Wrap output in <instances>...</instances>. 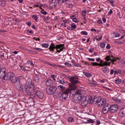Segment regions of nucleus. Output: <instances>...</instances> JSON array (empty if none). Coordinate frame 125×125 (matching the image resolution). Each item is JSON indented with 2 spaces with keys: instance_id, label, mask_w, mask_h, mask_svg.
I'll return each instance as SVG.
<instances>
[{
  "instance_id": "obj_18",
  "label": "nucleus",
  "mask_w": 125,
  "mask_h": 125,
  "mask_svg": "<svg viewBox=\"0 0 125 125\" xmlns=\"http://www.w3.org/2000/svg\"><path fill=\"white\" fill-rule=\"evenodd\" d=\"M34 80L36 83H38L39 82L40 78L39 76L36 75L34 77Z\"/></svg>"
},
{
  "instance_id": "obj_25",
  "label": "nucleus",
  "mask_w": 125,
  "mask_h": 125,
  "mask_svg": "<svg viewBox=\"0 0 125 125\" xmlns=\"http://www.w3.org/2000/svg\"><path fill=\"white\" fill-rule=\"evenodd\" d=\"M57 82L59 83L64 85L65 84V83L63 79H58L57 80Z\"/></svg>"
},
{
  "instance_id": "obj_44",
  "label": "nucleus",
  "mask_w": 125,
  "mask_h": 125,
  "mask_svg": "<svg viewBox=\"0 0 125 125\" xmlns=\"http://www.w3.org/2000/svg\"><path fill=\"white\" fill-rule=\"evenodd\" d=\"M103 71L104 73H106L107 71L106 67H104L103 68Z\"/></svg>"
},
{
  "instance_id": "obj_38",
  "label": "nucleus",
  "mask_w": 125,
  "mask_h": 125,
  "mask_svg": "<svg viewBox=\"0 0 125 125\" xmlns=\"http://www.w3.org/2000/svg\"><path fill=\"white\" fill-rule=\"evenodd\" d=\"M100 63L99 64V66H101L102 67L103 66V63H104V62L102 60H100Z\"/></svg>"
},
{
  "instance_id": "obj_60",
  "label": "nucleus",
  "mask_w": 125,
  "mask_h": 125,
  "mask_svg": "<svg viewBox=\"0 0 125 125\" xmlns=\"http://www.w3.org/2000/svg\"><path fill=\"white\" fill-rule=\"evenodd\" d=\"M26 24L29 26H30L31 24V23L30 21L26 23Z\"/></svg>"
},
{
  "instance_id": "obj_20",
  "label": "nucleus",
  "mask_w": 125,
  "mask_h": 125,
  "mask_svg": "<svg viewBox=\"0 0 125 125\" xmlns=\"http://www.w3.org/2000/svg\"><path fill=\"white\" fill-rule=\"evenodd\" d=\"M58 88L60 90H62L65 89V87L63 85H60L58 86Z\"/></svg>"
},
{
  "instance_id": "obj_47",
  "label": "nucleus",
  "mask_w": 125,
  "mask_h": 125,
  "mask_svg": "<svg viewBox=\"0 0 125 125\" xmlns=\"http://www.w3.org/2000/svg\"><path fill=\"white\" fill-rule=\"evenodd\" d=\"M72 19L73 21L74 22H77V21L76 18H73Z\"/></svg>"
},
{
  "instance_id": "obj_29",
  "label": "nucleus",
  "mask_w": 125,
  "mask_h": 125,
  "mask_svg": "<svg viewBox=\"0 0 125 125\" xmlns=\"http://www.w3.org/2000/svg\"><path fill=\"white\" fill-rule=\"evenodd\" d=\"M105 59L107 61H108L110 60L111 61L112 59L110 58V55L107 56L105 58Z\"/></svg>"
},
{
  "instance_id": "obj_9",
  "label": "nucleus",
  "mask_w": 125,
  "mask_h": 125,
  "mask_svg": "<svg viewBox=\"0 0 125 125\" xmlns=\"http://www.w3.org/2000/svg\"><path fill=\"white\" fill-rule=\"evenodd\" d=\"M106 100L105 98L101 99L96 101L97 105L99 107H101L103 105L106 103Z\"/></svg>"
},
{
  "instance_id": "obj_54",
  "label": "nucleus",
  "mask_w": 125,
  "mask_h": 125,
  "mask_svg": "<svg viewBox=\"0 0 125 125\" xmlns=\"http://www.w3.org/2000/svg\"><path fill=\"white\" fill-rule=\"evenodd\" d=\"M120 32L122 33L123 34H124L125 32V31L123 30H119Z\"/></svg>"
},
{
  "instance_id": "obj_35",
  "label": "nucleus",
  "mask_w": 125,
  "mask_h": 125,
  "mask_svg": "<svg viewBox=\"0 0 125 125\" xmlns=\"http://www.w3.org/2000/svg\"><path fill=\"white\" fill-rule=\"evenodd\" d=\"M73 5L71 3H70L67 5V7L69 8H72L73 7Z\"/></svg>"
},
{
  "instance_id": "obj_39",
  "label": "nucleus",
  "mask_w": 125,
  "mask_h": 125,
  "mask_svg": "<svg viewBox=\"0 0 125 125\" xmlns=\"http://www.w3.org/2000/svg\"><path fill=\"white\" fill-rule=\"evenodd\" d=\"M117 58L114 57L112 59L111 62H115L117 61Z\"/></svg>"
},
{
  "instance_id": "obj_27",
  "label": "nucleus",
  "mask_w": 125,
  "mask_h": 125,
  "mask_svg": "<svg viewBox=\"0 0 125 125\" xmlns=\"http://www.w3.org/2000/svg\"><path fill=\"white\" fill-rule=\"evenodd\" d=\"M84 75L88 77H91L92 76V75L89 73L86 72H83Z\"/></svg>"
},
{
  "instance_id": "obj_3",
  "label": "nucleus",
  "mask_w": 125,
  "mask_h": 125,
  "mask_svg": "<svg viewBox=\"0 0 125 125\" xmlns=\"http://www.w3.org/2000/svg\"><path fill=\"white\" fill-rule=\"evenodd\" d=\"M74 92L75 93L73 94H74V98H73V102L76 103H80V100L81 98V97L80 96L81 91L78 90L77 87L75 89L73 90Z\"/></svg>"
},
{
  "instance_id": "obj_17",
  "label": "nucleus",
  "mask_w": 125,
  "mask_h": 125,
  "mask_svg": "<svg viewBox=\"0 0 125 125\" xmlns=\"http://www.w3.org/2000/svg\"><path fill=\"white\" fill-rule=\"evenodd\" d=\"M52 82L51 80H47L45 82L46 85L47 86L51 85L52 84Z\"/></svg>"
},
{
  "instance_id": "obj_51",
  "label": "nucleus",
  "mask_w": 125,
  "mask_h": 125,
  "mask_svg": "<svg viewBox=\"0 0 125 125\" xmlns=\"http://www.w3.org/2000/svg\"><path fill=\"white\" fill-rule=\"evenodd\" d=\"M86 13V11H84L82 12V15H83L85 16Z\"/></svg>"
},
{
  "instance_id": "obj_11",
  "label": "nucleus",
  "mask_w": 125,
  "mask_h": 125,
  "mask_svg": "<svg viewBox=\"0 0 125 125\" xmlns=\"http://www.w3.org/2000/svg\"><path fill=\"white\" fill-rule=\"evenodd\" d=\"M110 111L112 113L116 112L118 109V106L116 104L112 105L110 107Z\"/></svg>"
},
{
  "instance_id": "obj_43",
  "label": "nucleus",
  "mask_w": 125,
  "mask_h": 125,
  "mask_svg": "<svg viewBox=\"0 0 125 125\" xmlns=\"http://www.w3.org/2000/svg\"><path fill=\"white\" fill-rule=\"evenodd\" d=\"M107 1L110 2V4L112 6L114 5V2L112 0H107Z\"/></svg>"
},
{
  "instance_id": "obj_5",
  "label": "nucleus",
  "mask_w": 125,
  "mask_h": 125,
  "mask_svg": "<svg viewBox=\"0 0 125 125\" xmlns=\"http://www.w3.org/2000/svg\"><path fill=\"white\" fill-rule=\"evenodd\" d=\"M8 79L9 78L10 81L14 83H17L18 82V78L15 76L14 73L11 72L7 73Z\"/></svg>"
},
{
  "instance_id": "obj_36",
  "label": "nucleus",
  "mask_w": 125,
  "mask_h": 125,
  "mask_svg": "<svg viewBox=\"0 0 125 125\" xmlns=\"http://www.w3.org/2000/svg\"><path fill=\"white\" fill-rule=\"evenodd\" d=\"M82 34L83 35H87L88 33L87 32L83 31L81 32Z\"/></svg>"
},
{
  "instance_id": "obj_1",
  "label": "nucleus",
  "mask_w": 125,
  "mask_h": 125,
  "mask_svg": "<svg viewBox=\"0 0 125 125\" xmlns=\"http://www.w3.org/2000/svg\"><path fill=\"white\" fill-rule=\"evenodd\" d=\"M70 80L71 83L69 84V89L68 88L64 90L61 94L60 99L61 101L64 102L68 100V94L70 93L71 91L75 89L77 83L79 82L73 77H71Z\"/></svg>"
},
{
  "instance_id": "obj_33",
  "label": "nucleus",
  "mask_w": 125,
  "mask_h": 125,
  "mask_svg": "<svg viewBox=\"0 0 125 125\" xmlns=\"http://www.w3.org/2000/svg\"><path fill=\"white\" fill-rule=\"evenodd\" d=\"M52 2H54L58 4L60 3V0H50Z\"/></svg>"
},
{
  "instance_id": "obj_14",
  "label": "nucleus",
  "mask_w": 125,
  "mask_h": 125,
  "mask_svg": "<svg viewBox=\"0 0 125 125\" xmlns=\"http://www.w3.org/2000/svg\"><path fill=\"white\" fill-rule=\"evenodd\" d=\"M33 87H34V89L33 90V91L31 92V94H26V92L25 93V94L26 95H29V99H35V97L34 96L35 95L31 94V93L32 92L34 93V90H35L34 87V85H33Z\"/></svg>"
},
{
  "instance_id": "obj_16",
  "label": "nucleus",
  "mask_w": 125,
  "mask_h": 125,
  "mask_svg": "<svg viewBox=\"0 0 125 125\" xmlns=\"http://www.w3.org/2000/svg\"><path fill=\"white\" fill-rule=\"evenodd\" d=\"M120 114L121 116H125V107L121 109Z\"/></svg>"
},
{
  "instance_id": "obj_62",
  "label": "nucleus",
  "mask_w": 125,
  "mask_h": 125,
  "mask_svg": "<svg viewBox=\"0 0 125 125\" xmlns=\"http://www.w3.org/2000/svg\"><path fill=\"white\" fill-rule=\"evenodd\" d=\"M122 65L124 66H125V60H124L122 61Z\"/></svg>"
},
{
  "instance_id": "obj_41",
  "label": "nucleus",
  "mask_w": 125,
  "mask_h": 125,
  "mask_svg": "<svg viewBox=\"0 0 125 125\" xmlns=\"http://www.w3.org/2000/svg\"><path fill=\"white\" fill-rule=\"evenodd\" d=\"M105 44L104 43H102L100 45V46L101 48H103L105 46Z\"/></svg>"
},
{
  "instance_id": "obj_53",
  "label": "nucleus",
  "mask_w": 125,
  "mask_h": 125,
  "mask_svg": "<svg viewBox=\"0 0 125 125\" xmlns=\"http://www.w3.org/2000/svg\"><path fill=\"white\" fill-rule=\"evenodd\" d=\"M28 31L30 33L32 34L33 33V31L31 30H29L28 29Z\"/></svg>"
},
{
  "instance_id": "obj_12",
  "label": "nucleus",
  "mask_w": 125,
  "mask_h": 125,
  "mask_svg": "<svg viewBox=\"0 0 125 125\" xmlns=\"http://www.w3.org/2000/svg\"><path fill=\"white\" fill-rule=\"evenodd\" d=\"M110 107L108 104H106L103 107L102 112L104 114L107 113L109 110Z\"/></svg>"
},
{
  "instance_id": "obj_52",
  "label": "nucleus",
  "mask_w": 125,
  "mask_h": 125,
  "mask_svg": "<svg viewBox=\"0 0 125 125\" xmlns=\"http://www.w3.org/2000/svg\"><path fill=\"white\" fill-rule=\"evenodd\" d=\"M77 16V14L73 15L71 16V19H72L73 18H76V17Z\"/></svg>"
},
{
  "instance_id": "obj_4",
  "label": "nucleus",
  "mask_w": 125,
  "mask_h": 125,
  "mask_svg": "<svg viewBox=\"0 0 125 125\" xmlns=\"http://www.w3.org/2000/svg\"><path fill=\"white\" fill-rule=\"evenodd\" d=\"M6 69L0 67V77L2 78V80L4 83L8 79V75L6 73Z\"/></svg>"
},
{
  "instance_id": "obj_21",
  "label": "nucleus",
  "mask_w": 125,
  "mask_h": 125,
  "mask_svg": "<svg viewBox=\"0 0 125 125\" xmlns=\"http://www.w3.org/2000/svg\"><path fill=\"white\" fill-rule=\"evenodd\" d=\"M32 18L35 20V21L37 22L38 21V17L37 15H33L32 16Z\"/></svg>"
},
{
  "instance_id": "obj_63",
  "label": "nucleus",
  "mask_w": 125,
  "mask_h": 125,
  "mask_svg": "<svg viewBox=\"0 0 125 125\" xmlns=\"http://www.w3.org/2000/svg\"><path fill=\"white\" fill-rule=\"evenodd\" d=\"M113 13V11L111 9L110 11L108 12V14H111Z\"/></svg>"
},
{
  "instance_id": "obj_59",
  "label": "nucleus",
  "mask_w": 125,
  "mask_h": 125,
  "mask_svg": "<svg viewBox=\"0 0 125 125\" xmlns=\"http://www.w3.org/2000/svg\"><path fill=\"white\" fill-rule=\"evenodd\" d=\"M106 48L107 49H110V45L109 44H108L107 46L106 47Z\"/></svg>"
},
{
  "instance_id": "obj_30",
  "label": "nucleus",
  "mask_w": 125,
  "mask_h": 125,
  "mask_svg": "<svg viewBox=\"0 0 125 125\" xmlns=\"http://www.w3.org/2000/svg\"><path fill=\"white\" fill-rule=\"evenodd\" d=\"M121 73V71L120 70H118L115 71H114V74L115 75L117 74L118 73L120 74Z\"/></svg>"
},
{
  "instance_id": "obj_10",
  "label": "nucleus",
  "mask_w": 125,
  "mask_h": 125,
  "mask_svg": "<svg viewBox=\"0 0 125 125\" xmlns=\"http://www.w3.org/2000/svg\"><path fill=\"white\" fill-rule=\"evenodd\" d=\"M64 49V45L63 44H59L56 45V49L57 50L56 52L59 53L62 51Z\"/></svg>"
},
{
  "instance_id": "obj_13",
  "label": "nucleus",
  "mask_w": 125,
  "mask_h": 125,
  "mask_svg": "<svg viewBox=\"0 0 125 125\" xmlns=\"http://www.w3.org/2000/svg\"><path fill=\"white\" fill-rule=\"evenodd\" d=\"M26 65V67H29L30 68L32 67V66L34 65V64H33L32 62L30 60H29L27 62Z\"/></svg>"
},
{
  "instance_id": "obj_50",
  "label": "nucleus",
  "mask_w": 125,
  "mask_h": 125,
  "mask_svg": "<svg viewBox=\"0 0 125 125\" xmlns=\"http://www.w3.org/2000/svg\"><path fill=\"white\" fill-rule=\"evenodd\" d=\"M55 76L53 74H52L51 75V77L54 80H55Z\"/></svg>"
},
{
  "instance_id": "obj_31",
  "label": "nucleus",
  "mask_w": 125,
  "mask_h": 125,
  "mask_svg": "<svg viewBox=\"0 0 125 125\" xmlns=\"http://www.w3.org/2000/svg\"><path fill=\"white\" fill-rule=\"evenodd\" d=\"M116 83L117 84H120L121 82V80L119 79H117L115 81Z\"/></svg>"
},
{
  "instance_id": "obj_61",
  "label": "nucleus",
  "mask_w": 125,
  "mask_h": 125,
  "mask_svg": "<svg viewBox=\"0 0 125 125\" xmlns=\"http://www.w3.org/2000/svg\"><path fill=\"white\" fill-rule=\"evenodd\" d=\"M115 71H114L113 70H111L110 71V74L111 75Z\"/></svg>"
},
{
  "instance_id": "obj_2",
  "label": "nucleus",
  "mask_w": 125,
  "mask_h": 125,
  "mask_svg": "<svg viewBox=\"0 0 125 125\" xmlns=\"http://www.w3.org/2000/svg\"><path fill=\"white\" fill-rule=\"evenodd\" d=\"M17 89L19 90L21 92L23 91L26 94H30L34 89L33 84L31 83V80L30 79H28L23 89L20 84H18L16 86Z\"/></svg>"
},
{
  "instance_id": "obj_45",
  "label": "nucleus",
  "mask_w": 125,
  "mask_h": 125,
  "mask_svg": "<svg viewBox=\"0 0 125 125\" xmlns=\"http://www.w3.org/2000/svg\"><path fill=\"white\" fill-rule=\"evenodd\" d=\"M94 50V49L93 48H91L88 50L89 52H92Z\"/></svg>"
},
{
  "instance_id": "obj_26",
  "label": "nucleus",
  "mask_w": 125,
  "mask_h": 125,
  "mask_svg": "<svg viewBox=\"0 0 125 125\" xmlns=\"http://www.w3.org/2000/svg\"><path fill=\"white\" fill-rule=\"evenodd\" d=\"M89 83L93 87L96 86V84L95 83L91 81H89Z\"/></svg>"
},
{
  "instance_id": "obj_22",
  "label": "nucleus",
  "mask_w": 125,
  "mask_h": 125,
  "mask_svg": "<svg viewBox=\"0 0 125 125\" xmlns=\"http://www.w3.org/2000/svg\"><path fill=\"white\" fill-rule=\"evenodd\" d=\"M87 101L88 103H89V104H91L93 103L94 99H92L91 97H90L88 98Z\"/></svg>"
},
{
  "instance_id": "obj_42",
  "label": "nucleus",
  "mask_w": 125,
  "mask_h": 125,
  "mask_svg": "<svg viewBox=\"0 0 125 125\" xmlns=\"http://www.w3.org/2000/svg\"><path fill=\"white\" fill-rule=\"evenodd\" d=\"M64 64L66 65L67 66L69 67H71L72 66V65L70 63H68L67 62H66Z\"/></svg>"
},
{
  "instance_id": "obj_48",
  "label": "nucleus",
  "mask_w": 125,
  "mask_h": 125,
  "mask_svg": "<svg viewBox=\"0 0 125 125\" xmlns=\"http://www.w3.org/2000/svg\"><path fill=\"white\" fill-rule=\"evenodd\" d=\"M114 42L116 44H120L122 43V42L120 41H115Z\"/></svg>"
},
{
  "instance_id": "obj_49",
  "label": "nucleus",
  "mask_w": 125,
  "mask_h": 125,
  "mask_svg": "<svg viewBox=\"0 0 125 125\" xmlns=\"http://www.w3.org/2000/svg\"><path fill=\"white\" fill-rule=\"evenodd\" d=\"M87 59L89 60V61H94L95 59L94 58H87Z\"/></svg>"
},
{
  "instance_id": "obj_55",
  "label": "nucleus",
  "mask_w": 125,
  "mask_h": 125,
  "mask_svg": "<svg viewBox=\"0 0 125 125\" xmlns=\"http://www.w3.org/2000/svg\"><path fill=\"white\" fill-rule=\"evenodd\" d=\"M34 49L37 50L39 51H43V50L42 49L40 48H34Z\"/></svg>"
},
{
  "instance_id": "obj_56",
  "label": "nucleus",
  "mask_w": 125,
  "mask_h": 125,
  "mask_svg": "<svg viewBox=\"0 0 125 125\" xmlns=\"http://www.w3.org/2000/svg\"><path fill=\"white\" fill-rule=\"evenodd\" d=\"M103 66H106L107 65H108V62H104V63H103Z\"/></svg>"
},
{
  "instance_id": "obj_15",
  "label": "nucleus",
  "mask_w": 125,
  "mask_h": 125,
  "mask_svg": "<svg viewBox=\"0 0 125 125\" xmlns=\"http://www.w3.org/2000/svg\"><path fill=\"white\" fill-rule=\"evenodd\" d=\"M50 51H54V49H56V45L53 43H51L49 48Z\"/></svg>"
},
{
  "instance_id": "obj_19",
  "label": "nucleus",
  "mask_w": 125,
  "mask_h": 125,
  "mask_svg": "<svg viewBox=\"0 0 125 125\" xmlns=\"http://www.w3.org/2000/svg\"><path fill=\"white\" fill-rule=\"evenodd\" d=\"M55 3L52 2V3H51L50 5V9H53L56 7V6L55 4Z\"/></svg>"
},
{
  "instance_id": "obj_28",
  "label": "nucleus",
  "mask_w": 125,
  "mask_h": 125,
  "mask_svg": "<svg viewBox=\"0 0 125 125\" xmlns=\"http://www.w3.org/2000/svg\"><path fill=\"white\" fill-rule=\"evenodd\" d=\"M87 122L86 123H94V120L91 119H88L87 120Z\"/></svg>"
},
{
  "instance_id": "obj_57",
  "label": "nucleus",
  "mask_w": 125,
  "mask_h": 125,
  "mask_svg": "<svg viewBox=\"0 0 125 125\" xmlns=\"http://www.w3.org/2000/svg\"><path fill=\"white\" fill-rule=\"evenodd\" d=\"M33 39L36 41H39L40 40V39L38 38L34 37L33 38Z\"/></svg>"
},
{
  "instance_id": "obj_34",
  "label": "nucleus",
  "mask_w": 125,
  "mask_h": 125,
  "mask_svg": "<svg viewBox=\"0 0 125 125\" xmlns=\"http://www.w3.org/2000/svg\"><path fill=\"white\" fill-rule=\"evenodd\" d=\"M67 120L69 122H72L73 121V119L72 117H70L68 118Z\"/></svg>"
},
{
  "instance_id": "obj_37",
  "label": "nucleus",
  "mask_w": 125,
  "mask_h": 125,
  "mask_svg": "<svg viewBox=\"0 0 125 125\" xmlns=\"http://www.w3.org/2000/svg\"><path fill=\"white\" fill-rule=\"evenodd\" d=\"M91 64L93 66L97 65L99 66V64L96 62H92Z\"/></svg>"
},
{
  "instance_id": "obj_8",
  "label": "nucleus",
  "mask_w": 125,
  "mask_h": 125,
  "mask_svg": "<svg viewBox=\"0 0 125 125\" xmlns=\"http://www.w3.org/2000/svg\"><path fill=\"white\" fill-rule=\"evenodd\" d=\"M57 89L54 86H51L49 88L46 89L47 92L48 94L51 95L53 94Z\"/></svg>"
},
{
  "instance_id": "obj_24",
  "label": "nucleus",
  "mask_w": 125,
  "mask_h": 125,
  "mask_svg": "<svg viewBox=\"0 0 125 125\" xmlns=\"http://www.w3.org/2000/svg\"><path fill=\"white\" fill-rule=\"evenodd\" d=\"M113 99L115 102L117 103H120L121 102V101L120 99H118L116 98H113Z\"/></svg>"
},
{
  "instance_id": "obj_40",
  "label": "nucleus",
  "mask_w": 125,
  "mask_h": 125,
  "mask_svg": "<svg viewBox=\"0 0 125 125\" xmlns=\"http://www.w3.org/2000/svg\"><path fill=\"white\" fill-rule=\"evenodd\" d=\"M41 12L44 15H46L47 13V12L45 11H44L43 10H42L41 11Z\"/></svg>"
},
{
  "instance_id": "obj_7",
  "label": "nucleus",
  "mask_w": 125,
  "mask_h": 125,
  "mask_svg": "<svg viewBox=\"0 0 125 125\" xmlns=\"http://www.w3.org/2000/svg\"><path fill=\"white\" fill-rule=\"evenodd\" d=\"M81 105L83 107H85L88 103L87 100H86V97L85 96L81 97L80 100Z\"/></svg>"
},
{
  "instance_id": "obj_32",
  "label": "nucleus",
  "mask_w": 125,
  "mask_h": 125,
  "mask_svg": "<svg viewBox=\"0 0 125 125\" xmlns=\"http://www.w3.org/2000/svg\"><path fill=\"white\" fill-rule=\"evenodd\" d=\"M42 47L47 48L48 47L49 45L47 43H42Z\"/></svg>"
},
{
  "instance_id": "obj_58",
  "label": "nucleus",
  "mask_w": 125,
  "mask_h": 125,
  "mask_svg": "<svg viewBox=\"0 0 125 125\" xmlns=\"http://www.w3.org/2000/svg\"><path fill=\"white\" fill-rule=\"evenodd\" d=\"M97 22L100 24H101L102 23V21L100 20H98L97 21Z\"/></svg>"
},
{
  "instance_id": "obj_23",
  "label": "nucleus",
  "mask_w": 125,
  "mask_h": 125,
  "mask_svg": "<svg viewBox=\"0 0 125 125\" xmlns=\"http://www.w3.org/2000/svg\"><path fill=\"white\" fill-rule=\"evenodd\" d=\"M71 30H73V29H75L76 27L77 26L75 25L74 23H73L71 25Z\"/></svg>"
},
{
  "instance_id": "obj_64",
  "label": "nucleus",
  "mask_w": 125,
  "mask_h": 125,
  "mask_svg": "<svg viewBox=\"0 0 125 125\" xmlns=\"http://www.w3.org/2000/svg\"><path fill=\"white\" fill-rule=\"evenodd\" d=\"M121 35L119 33H118L117 34H116L115 35V36L116 37H119Z\"/></svg>"
},
{
  "instance_id": "obj_6",
  "label": "nucleus",
  "mask_w": 125,
  "mask_h": 125,
  "mask_svg": "<svg viewBox=\"0 0 125 125\" xmlns=\"http://www.w3.org/2000/svg\"><path fill=\"white\" fill-rule=\"evenodd\" d=\"M39 89L36 87L35 88L34 93L40 99H42L44 95L42 92Z\"/></svg>"
},
{
  "instance_id": "obj_46",
  "label": "nucleus",
  "mask_w": 125,
  "mask_h": 125,
  "mask_svg": "<svg viewBox=\"0 0 125 125\" xmlns=\"http://www.w3.org/2000/svg\"><path fill=\"white\" fill-rule=\"evenodd\" d=\"M102 36H99V37L96 39V40L98 41H100L102 38Z\"/></svg>"
}]
</instances>
